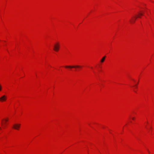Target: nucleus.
I'll list each match as a JSON object with an SVG mask.
<instances>
[{
  "label": "nucleus",
  "instance_id": "obj_7",
  "mask_svg": "<svg viewBox=\"0 0 154 154\" xmlns=\"http://www.w3.org/2000/svg\"><path fill=\"white\" fill-rule=\"evenodd\" d=\"M139 15L140 16H142L143 15V14L142 13H139Z\"/></svg>",
  "mask_w": 154,
  "mask_h": 154
},
{
  "label": "nucleus",
  "instance_id": "obj_3",
  "mask_svg": "<svg viewBox=\"0 0 154 154\" xmlns=\"http://www.w3.org/2000/svg\"><path fill=\"white\" fill-rule=\"evenodd\" d=\"M65 67L66 68H81L82 67L80 66L79 65H76V66H65Z\"/></svg>",
  "mask_w": 154,
  "mask_h": 154
},
{
  "label": "nucleus",
  "instance_id": "obj_6",
  "mask_svg": "<svg viewBox=\"0 0 154 154\" xmlns=\"http://www.w3.org/2000/svg\"><path fill=\"white\" fill-rule=\"evenodd\" d=\"M106 57V56H104V57H103L101 59L100 61L101 63H103Z\"/></svg>",
  "mask_w": 154,
  "mask_h": 154
},
{
  "label": "nucleus",
  "instance_id": "obj_9",
  "mask_svg": "<svg viewBox=\"0 0 154 154\" xmlns=\"http://www.w3.org/2000/svg\"><path fill=\"white\" fill-rule=\"evenodd\" d=\"M140 16H140V15H139L138 16V17L140 18V17H140Z\"/></svg>",
  "mask_w": 154,
  "mask_h": 154
},
{
  "label": "nucleus",
  "instance_id": "obj_10",
  "mask_svg": "<svg viewBox=\"0 0 154 154\" xmlns=\"http://www.w3.org/2000/svg\"><path fill=\"white\" fill-rule=\"evenodd\" d=\"M5 121L6 122H7L8 121V120L7 119H5Z\"/></svg>",
  "mask_w": 154,
  "mask_h": 154
},
{
  "label": "nucleus",
  "instance_id": "obj_5",
  "mask_svg": "<svg viewBox=\"0 0 154 154\" xmlns=\"http://www.w3.org/2000/svg\"><path fill=\"white\" fill-rule=\"evenodd\" d=\"M135 19H134L132 18L130 20V21L131 23H134L136 19L137 18V17H134Z\"/></svg>",
  "mask_w": 154,
  "mask_h": 154
},
{
  "label": "nucleus",
  "instance_id": "obj_12",
  "mask_svg": "<svg viewBox=\"0 0 154 154\" xmlns=\"http://www.w3.org/2000/svg\"><path fill=\"white\" fill-rule=\"evenodd\" d=\"M1 129V128L0 127V130Z\"/></svg>",
  "mask_w": 154,
  "mask_h": 154
},
{
  "label": "nucleus",
  "instance_id": "obj_4",
  "mask_svg": "<svg viewBox=\"0 0 154 154\" xmlns=\"http://www.w3.org/2000/svg\"><path fill=\"white\" fill-rule=\"evenodd\" d=\"M60 45L58 43L55 45L54 46V50L56 51H58Z\"/></svg>",
  "mask_w": 154,
  "mask_h": 154
},
{
  "label": "nucleus",
  "instance_id": "obj_11",
  "mask_svg": "<svg viewBox=\"0 0 154 154\" xmlns=\"http://www.w3.org/2000/svg\"><path fill=\"white\" fill-rule=\"evenodd\" d=\"M132 119L133 120H134V117H133V118H132Z\"/></svg>",
  "mask_w": 154,
  "mask_h": 154
},
{
  "label": "nucleus",
  "instance_id": "obj_2",
  "mask_svg": "<svg viewBox=\"0 0 154 154\" xmlns=\"http://www.w3.org/2000/svg\"><path fill=\"white\" fill-rule=\"evenodd\" d=\"M7 99V96L5 95L2 96L0 98V101L1 102H2L6 101Z\"/></svg>",
  "mask_w": 154,
  "mask_h": 154
},
{
  "label": "nucleus",
  "instance_id": "obj_8",
  "mask_svg": "<svg viewBox=\"0 0 154 154\" xmlns=\"http://www.w3.org/2000/svg\"><path fill=\"white\" fill-rule=\"evenodd\" d=\"M2 89V86H1V85H0V91H1Z\"/></svg>",
  "mask_w": 154,
  "mask_h": 154
},
{
  "label": "nucleus",
  "instance_id": "obj_1",
  "mask_svg": "<svg viewBox=\"0 0 154 154\" xmlns=\"http://www.w3.org/2000/svg\"><path fill=\"white\" fill-rule=\"evenodd\" d=\"M20 124H15L13 125V128L16 130H18L20 126Z\"/></svg>",
  "mask_w": 154,
  "mask_h": 154
}]
</instances>
